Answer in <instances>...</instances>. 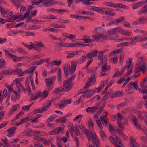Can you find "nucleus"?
<instances>
[{"instance_id": "1", "label": "nucleus", "mask_w": 147, "mask_h": 147, "mask_svg": "<svg viewBox=\"0 0 147 147\" xmlns=\"http://www.w3.org/2000/svg\"><path fill=\"white\" fill-rule=\"evenodd\" d=\"M76 66L75 63H71V66L69 64H67L64 67V71L65 76L67 77L69 74L72 76L63 82V87L61 86L58 88L60 92H67L74 85V83L71 82L76 77V75H73V74L75 72Z\"/></svg>"}, {"instance_id": "2", "label": "nucleus", "mask_w": 147, "mask_h": 147, "mask_svg": "<svg viewBox=\"0 0 147 147\" xmlns=\"http://www.w3.org/2000/svg\"><path fill=\"white\" fill-rule=\"evenodd\" d=\"M123 29L121 27H118L111 29L109 31V34L108 37L110 40H113L117 37L118 33H122Z\"/></svg>"}, {"instance_id": "3", "label": "nucleus", "mask_w": 147, "mask_h": 147, "mask_svg": "<svg viewBox=\"0 0 147 147\" xmlns=\"http://www.w3.org/2000/svg\"><path fill=\"white\" fill-rule=\"evenodd\" d=\"M97 69V67H93L91 69L92 72L91 76L89 78L88 81V82L85 86L84 87V90L85 88H88L90 86L93 85L95 83L96 79L95 78V73L94 72Z\"/></svg>"}, {"instance_id": "4", "label": "nucleus", "mask_w": 147, "mask_h": 147, "mask_svg": "<svg viewBox=\"0 0 147 147\" xmlns=\"http://www.w3.org/2000/svg\"><path fill=\"white\" fill-rule=\"evenodd\" d=\"M51 0H39L32 2L33 5H39L40 6H51Z\"/></svg>"}, {"instance_id": "5", "label": "nucleus", "mask_w": 147, "mask_h": 147, "mask_svg": "<svg viewBox=\"0 0 147 147\" xmlns=\"http://www.w3.org/2000/svg\"><path fill=\"white\" fill-rule=\"evenodd\" d=\"M80 128L82 131H84L85 134L86 136L88 138L90 139L91 137H94L93 140L96 139V134L95 132H91L90 131H89L88 130L85 129L84 125H81L80 126Z\"/></svg>"}, {"instance_id": "6", "label": "nucleus", "mask_w": 147, "mask_h": 147, "mask_svg": "<svg viewBox=\"0 0 147 147\" xmlns=\"http://www.w3.org/2000/svg\"><path fill=\"white\" fill-rule=\"evenodd\" d=\"M109 10L112 11V9H110L107 7L101 8L96 7L95 9V11L97 12L102 14L107 15H111L112 13Z\"/></svg>"}, {"instance_id": "7", "label": "nucleus", "mask_w": 147, "mask_h": 147, "mask_svg": "<svg viewBox=\"0 0 147 147\" xmlns=\"http://www.w3.org/2000/svg\"><path fill=\"white\" fill-rule=\"evenodd\" d=\"M56 78L55 76H53L45 79V82L49 89L51 90L53 88L52 85H53Z\"/></svg>"}, {"instance_id": "8", "label": "nucleus", "mask_w": 147, "mask_h": 147, "mask_svg": "<svg viewBox=\"0 0 147 147\" xmlns=\"http://www.w3.org/2000/svg\"><path fill=\"white\" fill-rule=\"evenodd\" d=\"M64 127V125H61L59 128H56L50 131L49 134L51 135H57L60 132L61 134H63V129Z\"/></svg>"}, {"instance_id": "9", "label": "nucleus", "mask_w": 147, "mask_h": 147, "mask_svg": "<svg viewBox=\"0 0 147 147\" xmlns=\"http://www.w3.org/2000/svg\"><path fill=\"white\" fill-rule=\"evenodd\" d=\"M116 119L119 127L122 130H124V127L122 121L123 119V117L122 115L119 113H118L117 115L116 116Z\"/></svg>"}, {"instance_id": "10", "label": "nucleus", "mask_w": 147, "mask_h": 147, "mask_svg": "<svg viewBox=\"0 0 147 147\" xmlns=\"http://www.w3.org/2000/svg\"><path fill=\"white\" fill-rule=\"evenodd\" d=\"M48 94V92L46 90H44L42 92H39L37 93L36 94H33L32 96H33V98L34 100L37 99L39 97H41L43 98L46 97Z\"/></svg>"}, {"instance_id": "11", "label": "nucleus", "mask_w": 147, "mask_h": 147, "mask_svg": "<svg viewBox=\"0 0 147 147\" xmlns=\"http://www.w3.org/2000/svg\"><path fill=\"white\" fill-rule=\"evenodd\" d=\"M96 139H94L93 140L94 137H92L90 138V139L88 138L89 141H90L91 139H92V144L95 146H93L91 144H89L88 147H99V143L100 142L99 141L98 138L96 135Z\"/></svg>"}, {"instance_id": "12", "label": "nucleus", "mask_w": 147, "mask_h": 147, "mask_svg": "<svg viewBox=\"0 0 147 147\" xmlns=\"http://www.w3.org/2000/svg\"><path fill=\"white\" fill-rule=\"evenodd\" d=\"M71 102L70 100H63L58 104L59 108L60 109H62L67 104L70 103Z\"/></svg>"}, {"instance_id": "13", "label": "nucleus", "mask_w": 147, "mask_h": 147, "mask_svg": "<svg viewBox=\"0 0 147 147\" xmlns=\"http://www.w3.org/2000/svg\"><path fill=\"white\" fill-rule=\"evenodd\" d=\"M130 140L129 146L130 147H140L139 144L133 136H130Z\"/></svg>"}, {"instance_id": "14", "label": "nucleus", "mask_w": 147, "mask_h": 147, "mask_svg": "<svg viewBox=\"0 0 147 147\" xmlns=\"http://www.w3.org/2000/svg\"><path fill=\"white\" fill-rule=\"evenodd\" d=\"M95 91V90L93 91H90V93H87V94L85 95H83L81 96L80 98L76 102L77 104H78L80 103V101L84 98H87L91 97L93 94V92Z\"/></svg>"}, {"instance_id": "15", "label": "nucleus", "mask_w": 147, "mask_h": 147, "mask_svg": "<svg viewBox=\"0 0 147 147\" xmlns=\"http://www.w3.org/2000/svg\"><path fill=\"white\" fill-rule=\"evenodd\" d=\"M103 51H101L98 54V60L100 61L99 63V65L102 64L103 62L105 63V61L107 60L106 57H104L103 56Z\"/></svg>"}, {"instance_id": "16", "label": "nucleus", "mask_w": 147, "mask_h": 147, "mask_svg": "<svg viewBox=\"0 0 147 147\" xmlns=\"http://www.w3.org/2000/svg\"><path fill=\"white\" fill-rule=\"evenodd\" d=\"M135 71L140 72L142 71L143 73L146 72L147 71L146 67V66L145 64H142L138 68V67H136Z\"/></svg>"}, {"instance_id": "17", "label": "nucleus", "mask_w": 147, "mask_h": 147, "mask_svg": "<svg viewBox=\"0 0 147 147\" xmlns=\"http://www.w3.org/2000/svg\"><path fill=\"white\" fill-rule=\"evenodd\" d=\"M132 119L135 127L139 130L141 129V125L139 123L137 119L135 117L133 116L132 117Z\"/></svg>"}, {"instance_id": "18", "label": "nucleus", "mask_w": 147, "mask_h": 147, "mask_svg": "<svg viewBox=\"0 0 147 147\" xmlns=\"http://www.w3.org/2000/svg\"><path fill=\"white\" fill-rule=\"evenodd\" d=\"M97 51L96 50L91 51L89 53L87 54V58H89L90 59H92V57H95L97 55Z\"/></svg>"}, {"instance_id": "19", "label": "nucleus", "mask_w": 147, "mask_h": 147, "mask_svg": "<svg viewBox=\"0 0 147 147\" xmlns=\"http://www.w3.org/2000/svg\"><path fill=\"white\" fill-rule=\"evenodd\" d=\"M98 107L96 106H91L87 108L86 110L88 113H91L94 114L96 111Z\"/></svg>"}, {"instance_id": "20", "label": "nucleus", "mask_w": 147, "mask_h": 147, "mask_svg": "<svg viewBox=\"0 0 147 147\" xmlns=\"http://www.w3.org/2000/svg\"><path fill=\"white\" fill-rule=\"evenodd\" d=\"M147 19L144 17L142 16L140 18L136 20L133 23L134 24H136L141 23L144 24L146 21Z\"/></svg>"}, {"instance_id": "21", "label": "nucleus", "mask_w": 147, "mask_h": 147, "mask_svg": "<svg viewBox=\"0 0 147 147\" xmlns=\"http://www.w3.org/2000/svg\"><path fill=\"white\" fill-rule=\"evenodd\" d=\"M95 90V91L93 92V93H95L96 92H97L98 93L100 92L102 90V88L100 87H99L96 89H94L92 90H91L90 89H89L88 90H86L82 92V93H90V91H93L94 90Z\"/></svg>"}, {"instance_id": "22", "label": "nucleus", "mask_w": 147, "mask_h": 147, "mask_svg": "<svg viewBox=\"0 0 147 147\" xmlns=\"http://www.w3.org/2000/svg\"><path fill=\"white\" fill-rule=\"evenodd\" d=\"M32 7L31 5H30L28 8L26 12L24 14V15L22 16L20 20H22L24 18L28 17L29 15L30 10L32 9Z\"/></svg>"}, {"instance_id": "23", "label": "nucleus", "mask_w": 147, "mask_h": 147, "mask_svg": "<svg viewBox=\"0 0 147 147\" xmlns=\"http://www.w3.org/2000/svg\"><path fill=\"white\" fill-rule=\"evenodd\" d=\"M23 0H12L11 1L13 5L17 7H19L22 5V2Z\"/></svg>"}, {"instance_id": "24", "label": "nucleus", "mask_w": 147, "mask_h": 147, "mask_svg": "<svg viewBox=\"0 0 147 147\" xmlns=\"http://www.w3.org/2000/svg\"><path fill=\"white\" fill-rule=\"evenodd\" d=\"M144 4V2L143 1H141L138 3H135L133 5V9H137L142 6Z\"/></svg>"}, {"instance_id": "25", "label": "nucleus", "mask_w": 147, "mask_h": 147, "mask_svg": "<svg viewBox=\"0 0 147 147\" xmlns=\"http://www.w3.org/2000/svg\"><path fill=\"white\" fill-rule=\"evenodd\" d=\"M107 65L106 63H105L104 65H102V69L101 71V76H105V72L107 71Z\"/></svg>"}, {"instance_id": "26", "label": "nucleus", "mask_w": 147, "mask_h": 147, "mask_svg": "<svg viewBox=\"0 0 147 147\" xmlns=\"http://www.w3.org/2000/svg\"><path fill=\"white\" fill-rule=\"evenodd\" d=\"M19 107V104H16L13 106L10 109L9 113V115L12 114L14 112L16 111L18 107Z\"/></svg>"}, {"instance_id": "27", "label": "nucleus", "mask_w": 147, "mask_h": 147, "mask_svg": "<svg viewBox=\"0 0 147 147\" xmlns=\"http://www.w3.org/2000/svg\"><path fill=\"white\" fill-rule=\"evenodd\" d=\"M52 102V100H49L48 102H47L45 104L44 106L42 108V111H45L47 110L51 104Z\"/></svg>"}, {"instance_id": "28", "label": "nucleus", "mask_w": 147, "mask_h": 147, "mask_svg": "<svg viewBox=\"0 0 147 147\" xmlns=\"http://www.w3.org/2000/svg\"><path fill=\"white\" fill-rule=\"evenodd\" d=\"M16 51L24 55H26L27 54V53L24 49L20 47H19L16 49Z\"/></svg>"}, {"instance_id": "29", "label": "nucleus", "mask_w": 147, "mask_h": 147, "mask_svg": "<svg viewBox=\"0 0 147 147\" xmlns=\"http://www.w3.org/2000/svg\"><path fill=\"white\" fill-rule=\"evenodd\" d=\"M100 120L102 122L103 125L105 127H108L107 121H108V119H106L103 117H100Z\"/></svg>"}, {"instance_id": "30", "label": "nucleus", "mask_w": 147, "mask_h": 147, "mask_svg": "<svg viewBox=\"0 0 147 147\" xmlns=\"http://www.w3.org/2000/svg\"><path fill=\"white\" fill-rule=\"evenodd\" d=\"M78 52L76 51H70L68 52V55L67 56V58H69L73 57L76 54H77Z\"/></svg>"}, {"instance_id": "31", "label": "nucleus", "mask_w": 147, "mask_h": 147, "mask_svg": "<svg viewBox=\"0 0 147 147\" xmlns=\"http://www.w3.org/2000/svg\"><path fill=\"white\" fill-rule=\"evenodd\" d=\"M131 59H129L128 60H127L126 68L127 69L132 68V65L131 64Z\"/></svg>"}, {"instance_id": "32", "label": "nucleus", "mask_w": 147, "mask_h": 147, "mask_svg": "<svg viewBox=\"0 0 147 147\" xmlns=\"http://www.w3.org/2000/svg\"><path fill=\"white\" fill-rule=\"evenodd\" d=\"M1 140L4 143L5 146L4 145V147H8L9 144L8 143V140L6 137H4L1 139Z\"/></svg>"}, {"instance_id": "33", "label": "nucleus", "mask_w": 147, "mask_h": 147, "mask_svg": "<svg viewBox=\"0 0 147 147\" xmlns=\"http://www.w3.org/2000/svg\"><path fill=\"white\" fill-rule=\"evenodd\" d=\"M94 125V124L92 122V121L91 119H89V127L90 130L89 131L91 132H93L92 131V129H93V126Z\"/></svg>"}, {"instance_id": "34", "label": "nucleus", "mask_w": 147, "mask_h": 147, "mask_svg": "<svg viewBox=\"0 0 147 147\" xmlns=\"http://www.w3.org/2000/svg\"><path fill=\"white\" fill-rule=\"evenodd\" d=\"M103 35L102 34H98L96 33L94 35L92 36L93 38L96 39H101L102 38L103 36Z\"/></svg>"}, {"instance_id": "35", "label": "nucleus", "mask_w": 147, "mask_h": 147, "mask_svg": "<svg viewBox=\"0 0 147 147\" xmlns=\"http://www.w3.org/2000/svg\"><path fill=\"white\" fill-rule=\"evenodd\" d=\"M2 73L6 75H11L13 74V70L12 69L3 70Z\"/></svg>"}, {"instance_id": "36", "label": "nucleus", "mask_w": 147, "mask_h": 147, "mask_svg": "<svg viewBox=\"0 0 147 147\" xmlns=\"http://www.w3.org/2000/svg\"><path fill=\"white\" fill-rule=\"evenodd\" d=\"M40 141L46 145H49L50 143V141L49 140H47L43 138H41L40 139Z\"/></svg>"}, {"instance_id": "37", "label": "nucleus", "mask_w": 147, "mask_h": 147, "mask_svg": "<svg viewBox=\"0 0 147 147\" xmlns=\"http://www.w3.org/2000/svg\"><path fill=\"white\" fill-rule=\"evenodd\" d=\"M4 51L5 52V55L7 57L12 58H14L16 57L15 55H13L10 53L8 52L6 50H4Z\"/></svg>"}, {"instance_id": "38", "label": "nucleus", "mask_w": 147, "mask_h": 147, "mask_svg": "<svg viewBox=\"0 0 147 147\" xmlns=\"http://www.w3.org/2000/svg\"><path fill=\"white\" fill-rule=\"evenodd\" d=\"M134 32L136 33L143 34L144 35H147V32L144 31L142 30L136 29L134 30Z\"/></svg>"}, {"instance_id": "39", "label": "nucleus", "mask_w": 147, "mask_h": 147, "mask_svg": "<svg viewBox=\"0 0 147 147\" xmlns=\"http://www.w3.org/2000/svg\"><path fill=\"white\" fill-rule=\"evenodd\" d=\"M34 104L32 103L31 104L27 106H23L22 108V109L25 111H26L29 110L31 106Z\"/></svg>"}, {"instance_id": "40", "label": "nucleus", "mask_w": 147, "mask_h": 147, "mask_svg": "<svg viewBox=\"0 0 147 147\" xmlns=\"http://www.w3.org/2000/svg\"><path fill=\"white\" fill-rule=\"evenodd\" d=\"M66 121V119L65 117H61L59 119H57L56 122L57 123L60 122L61 123H64Z\"/></svg>"}, {"instance_id": "41", "label": "nucleus", "mask_w": 147, "mask_h": 147, "mask_svg": "<svg viewBox=\"0 0 147 147\" xmlns=\"http://www.w3.org/2000/svg\"><path fill=\"white\" fill-rule=\"evenodd\" d=\"M16 86L18 88L19 91H23L24 90V87L22 86L20 83L16 84Z\"/></svg>"}, {"instance_id": "42", "label": "nucleus", "mask_w": 147, "mask_h": 147, "mask_svg": "<svg viewBox=\"0 0 147 147\" xmlns=\"http://www.w3.org/2000/svg\"><path fill=\"white\" fill-rule=\"evenodd\" d=\"M107 6H109L112 7L116 8L117 5L115 3H113L112 2H108L106 3L105 5Z\"/></svg>"}, {"instance_id": "43", "label": "nucleus", "mask_w": 147, "mask_h": 147, "mask_svg": "<svg viewBox=\"0 0 147 147\" xmlns=\"http://www.w3.org/2000/svg\"><path fill=\"white\" fill-rule=\"evenodd\" d=\"M81 43H79L78 42L74 43H70L69 44V47H81Z\"/></svg>"}, {"instance_id": "44", "label": "nucleus", "mask_w": 147, "mask_h": 147, "mask_svg": "<svg viewBox=\"0 0 147 147\" xmlns=\"http://www.w3.org/2000/svg\"><path fill=\"white\" fill-rule=\"evenodd\" d=\"M116 4L117 5V7L116 8H123L125 9H128V7L127 6H126L125 5H123L122 4L120 3V4Z\"/></svg>"}, {"instance_id": "45", "label": "nucleus", "mask_w": 147, "mask_h": 147, "mask_svg": "<svg viewBox=\"0 0 147 147\" xmlns=\"http://www.w3.org/2000/svg\"><path fill=\"white\" fill-rule=\"evenodd\" d=\"M142 112L144 116V119H142L144 120L146 125H147V112L143 111Z\"/></svg>"}, {"instance_id": "46", "label": "nucleus", "mask_w": 147, "mask_h": 147, "mask_svg": "<svg viewBox=\"0 0 147 147\" xmlns=\"http://www.w3.org/2000/svg\"><path fill=\"white\" fill-rule=\"evenodd\" d=\"M122 51V49H120L116 50H114L112 52H111L110 54L111 55H112L113 54H115L117 53H119Z\"/></svg>"}, {"instance_id": "47", "label": "nucleus", "mask_w": 147, "mask_h": 147, "mask_svg": "<svg viewBox=\"0 0 147 147\" xmlns=\"http://www.w3.org/2000/svg\"><path fill=\"white\" fill-rule=\"evenodd\" d=\"M82 40L84 41V42L86 43H88L92 42H94V40L92 39L88 38L87 39H83Z\"/></svg>"}, {"instance_id": "48", "label": "nucleus", "mask_w": 147, "mask_h": 147, "mask_svg": "<svg viewBox=\"0 0 147 147\" xmlns=\"http://www.w3.org/2000/svg\"><path fill=\"white\" fill-rule=\"evenodd\" d=\"M100 134L103 140H105L106 138V136L105 132L102 130L100 131Z\"/></svg>"}, {"instance_id": "49", "label": "nucleus", "mask_w": 147, "mask_h": 147, "mask_svg": "<svg viewBox=\"0 0 147 147\" xmlns=\"http://www.w3.org/2000/svg\"><path fill=\"white\" fill-rule=\"evenodd\" d=\"M122 34L123 35L126 36H129L131 34V33L129 31L125 30H123Z\"/></svg>"}, {"instance_id": "50", "label": "nucleus", "mask_w": 147, "mask_h": 147, "mask_svg": "<svg viewBox=\"0 0 147 147\" xmlns=\"http://www.w3.org/2000/svg\"><path fill=\"white\" fill-rule=\"evenodd\" d=\"M34 44L38 46L42 47H43L44 46V44L41 42L35 41L34 42Z\"/></svg>"}, {"instance_id": "51", "label": "nucleus", "mask_w": 147, "mask_h": 147, "mask_svg": "<svg viewBox=\"0 0 147 147\" xmlns=\"http://www.w3.org/2000/svg\"><path fill=\"white\" fill-rule=\"evenodd\" d=\"M16 128L15 127H13L8 130V132L9 134H13Z\"/></svg>"}, {"instance_id": "52", "label": "nucleus", "mask_w": 147, "mask_h": 147, "mask_svg": "<svg viewBox=\"0 0 147 147\" xmlns=\"http://www.w3.org/2000/svg\"><path fill=\"white\" fill-rule=\"evenodd\" d=\"M105 105L103 104L101 106L100 108L98 109L97 112V114L99 115H100L102 112V111H103V108L105 106Z\"/></svg>"}, {"instance_id": "53", "label": "nucleus", "mask_w": 147, "mask_h": 147, "mask_svg": "<svg viewBox=\"0 0 147 147\" xmlns=\"http://www.w3.org/2000/svg\"><path fill=\"white\" fill-rule=\"evenodd\" d=\"M65 11V10H64L62 9L56 10L55 9H54L53 8L51 9V10H50V11L54 12L55 11H57V12L59 13L64 12Z\"/></svg>"}, {"instance_id": "54", "label": "nucleus", "mask_w": 147, "mask_h": 147, "mask_svg": "<svg viewBox=\"0 0 147 147\" xmlns=\"http://www.w3.org/2000/svg\"><path fill=\"white\" fill-rule=\"evenodd\" d=\"M9 12V11L8 10H7L6 11L4 9L2 10L1 12V14L3 16L5 17L6 16H5L6 14L8 12Z\"/></svg>"}, {"instance_id": "55", "label": "nucleus", "mask_w": 147, "mask_h": 147, "mask_svg": "<svg viewBox=\"0 0 147 147\" xmlns=\"http://www.w3.org/2000/svg\"><path fill=\"white\" fill-rule=\"evenodd\" d=\"M140 42L145 41L147 40V37L143 35H140Z\"/></svg>"}, {"instance_id": "56", "label": "nucleus", "mask_w": 147, "mask_h": 147, "mask_svg": "<svg viewBox=\"0 0 147 147\" xmlns=\"http://www.w3.org/2000/svg\"><path fill=\"white\" fill-rule=\"evenodd\" d=\"M20 91H19L18 92H16L15 91H13V93L15 94V96L16 97L17 99H19L20 96Z\"/></svg>"}, {"instance_id": "57", "label": "nucleus", "mask_w": 147, "mask_h": 147, "mask_svg": "<svg viewBox=\"0 0 147 147\" xmlns=\"http://www.w3.org/2000/svg\"><path fill=\"white\" fill-rule=\"evenodd\" d=\"M31 42L30 45L25 44L23 42L22 43V44L24 45L26 47L29 49L31 50L32 48H33V45L32 44H31Z\"/></svg>"}, {"instance_id": "58", "label": "nucleus", "mask_w": 147, "mask_h": 147, "mask_svg": "<svg viewBox=\"0 0 147 147\" xmlns=\"http://www.w3.org/2000/svg\"><path fill=\"white\" fill-rule=\"evenodd\" d=\"M138 116L140 120H142L144 119V117L142 116V113L140 111H138L137 112Z\"/></svg>"}, {"instance_id": "59", "label": "nucleus", "mask_w": 147, "mask_h": 147, "mask_svg": "<svg viewBox=\"0 0 147 147\" xmlns=\"http://www.w3.org/2000/svg\"><path fill=\"white\" fill-rule=\"evenodd\" d=\"M82 14L84 15H94V13L92 12L87 11H83L82 12Z\"/></svg>"}, {"instance_id": "60", "label": "nucleus", "mask_w": 147, "mask_h": 147, "mask_svg": "<svg viewBox=\"0 0 147 147\" xmlns=\"http://www.w3.org/2000/svg\"><path fill=\"white\" fill-rule=\"evenodd\" d=\"M40 132L39 131H32L33 135L35 136H40Z\"/></svg>"}, {"instance_id": "61", "label": "nucleus", "mask_w": 147, "mask_h": 147, "mask_svg": "<svg viewBox=\"0 0 147 147\" xmlns=\"http://www.w3.org/2000/svg\"><path fill=\"white\" fill-rule=\"evenodd\" d=\"M140 87L142 88H147V84L144 82H141L140 84Z\"/></svg>"}, {"instance_id": "62", "label": "nucleus", "mask_w": 147, "mask_h": 147, "mask_svg": "<svg viewBox=\"0 0 147 147\" xmlns=\"http://www.w3.org/2000/svg\"><path fill=\"white\" fill-rule=\"evenodd\" d=\"M55 117L54 115H52L50 116L47 119V122H49L53 120Z\"/></svg>"}, {"instance_id": "63", "label": "nucleus", "mask_w": 147, "mask_h": 147, "mask_svg": "<svg viewBox=\"0 0 147 147\" xmlns=\"http://www.w3.org/2000/svg\"><path fill=\"white\" fill-rule=\"evenodd\" d=\"M119 92H116L112 94L111 96V97L113 98L119 96Z\"/></svg>"}, {"instance_id": "64", "label": "nucleus", "mask_w": 147, "mask_h": 147, "mask_svg": "<svg viewBox=\"0 0 147 147\" xmlns=\"http://www.w3.org/2000/svg\"><path fill=\"white\" fill-rule=\"evenodd\" d=\"M5 62L4 60L2 59L1 61H0V67H3L5 65Z\"/></svg>"}]
</instances>
